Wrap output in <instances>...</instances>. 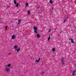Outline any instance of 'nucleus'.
Returning a JSON list of instances; mask_svg holds the SVG:
<instances>
[{"instance_id": "1", "label": "nucleus", "mask_w": 76, "mask_h": 76, "mask_svg": "<svg viewBox=\"0 0 76 76\" xmlns=\"http://www.w3.org/2000/svg\"><path fill=\"white\" fill-rule=\"evenodd\" d=\"M14 48L16 50L17 52V53H19V51L20 50V48L19 47L18 48V46L17 45H15L14 47Z\"/></svg>"}, {"instance_id": "2", "label": "nucleus", "mask_w": 76, "mask_h": 76, "mask_svg": "<svg viewBox=\"0 0 76 76\" xmlns=\"http://www.w3.org/2000/svg\"><path fill=\"white\" fill-rule=\"evenodd\" d=\"M34 33L35 34H37L38 33V31H37V30H38V28H37V27L36 26H34Z\"/></svg>"}, {"instance_id": "3", "label": "nucleus", "mask_w": 76, "mask_h": 76, "mask_svg": "<svg viewBox=\"0 0 76 76\" xmlns=\"http://www.w3.org/2000/svg\"><path fill=\"white\" fill-rule=\"evenodd\" d=\"M41 60V58H39L38 60L37 59L35 61V63H38L39 61H40V60Z\"/></svg>"}, {"instance_id": "4", "label": "nucleus", "mask_w": 76, "mask_h": 76, "mask_svg": "<svg viewBox=\"0 0 76 76\" xmlns=\"http://www.w3.org/2000/svg\"><path fill=\"white\" fill-rule=\"evenodd\" d=\"M5 71L8 72H10V69L9 68L7 67L5 69Z\"/></svg>"}, {"instance_id": "5", "label": "nucleus", "mask_w": 76, "mask_h": 76, "mask_svg": "<svg viewBox=\"0 0 76 76\" xmlns=\"http://www.w3.org/2000/svg\"><path fill=\"white\" fill-rule=\"evenodd\" d=\"M16 38V36L15 35H12L11 37V39H15Z\"/></svg>"}, {"instance_id": "6", "label": "nucleus", "mask_w": 76, "mask_h": 76, "mask_svg": "<svg viewBox=\"0 0 76 76\" xmlns=\"http://www.w3.org/2000/svg\"><path fill=\"white\" fill-rule=\"evenodd\" d=\"M69 40L70 41H71V42L72 43H75V42H74V41H73V39L69 38Z\"/></svg>"}, {"instance_id": "7", "label": "nucleus", "mask_w": 76, "mask_h": 76, "mask_svg": "<svg viewBox=\"0 0 76 76\" xmlns=\"http://www.w3.org/2000/svg\"><path fill=\"white\" fill-rule=\"evenodd\" d=\"M11 66V64H8L7 65H6L5 67H10Z\"/></svg>"}, {"instance_id": "8", "label": "nucleus", "mask_w": 76, "mask_h": 76, "mask_svg": "<svg viewBox=\"0 0 76 76\" xmlns=\"http://www.w3.org/2000/svg\"><path fill=\"white\" fill-rule=\"evenodd\" d=\"M37 37L38 38H40V35L39 34H37L36 35Z\"/></svg>"}, {"instance_id": "9", "label": "nucleus", "mask_w": 76, "mask_h": 76, "mask_svg": "<svg viewBox=\"0 0 76 76\" xmlns=\"http://www.w3.org/2000/svg\"><path fill=\"white\" fill-rule=\"evenodd\" d=\"M27 14L29 15L30 14V10H28L27 12Z\"/></svg>"}, {"instance_id": "10", "label": "nucleus", "mask_w": 76, "mask_h": 76, "mask_svg": "<svg viewBox=\"0 0 76 76\" xmlns=\"http://www.w3.org/2000/svg\"><path fill=\"white\" fill-rule=\"evenodd\" d=\"M20 22H21V19H19L18 20V25H19V24L20 23Z\"/></svg>"}, {"instance_id": "11", "label": "nucleus", "mask_w": 76, "mask_h": 76, "mask_svg": "<svg viewBox=\"0 0 76 76\" xmlns=\"http://www.w3.org/2000/svg\"><path fill=\"white\" fill-rule=\"evenodd\" d=\"M19 6V4L18 3H17L15 5V7H18Z\"/></svg>"}, {"instance_id": "12", "label": "nucleus", "mask_w": 76, "mask_h": 76, "mask_svg": "<svg viewBox=\"0 0 76 76\" xmlns=\"http://www.w3.org/2000/svg\"><path fill=\"white\" fill-rule=\"evenodd\" d=\"M14 3L15 4H16L17 2H16V1L15 0H14Z\"/></svg>"}, {"instance_id": "13", "label": "nucleus", "mask_w": 76, "mask_h": 76, "mask_svg": "<svg viewBox=\"0 0 76 76\" xmlns=\"http://www.w3.org/2000/svg\"><path fill=\"white\" fill-rule=\"evenodd\" d=\"M56 50V49L55 48H52V51H55V50Z\"/></svg>"}, {"instance_id": "14", "label": "nucleus", "mask_w": 76, "mask_h": 76, "mask_svg": "<svg viewBox=\"0 0 76 76\" xmlns=\"http://www.w3.org/2000/svg\"><path fill=\"white\" fill-rule=\"evenodd\" d=\"M50 3H51V4L53 3V1H52V0H50Z\"/></svg>"}, {"instance_id": "15", "label": "nucleus", "mask_w": 76, "mask_h": 76, "mask_svg": "<svg viewBox=\"0 0 76 76\" xmlns=\"http://www.w3.org/2000/svg\"><path fill=\"white\" fill-rule=\"evenodd\" d=\"M75 72H74L73 71L72 72V76H74V75H75Z\"/></svg>"}, {"instance_id": "16", "label": "nucleus", "mask_w": 76, "mask_h": 76, "mask_svg": "<svg viewBox=\"0 0 76 76\" xmlns=\"http://www.w3.org/2000/svg\"><path fill=\"white\" fill-rule=\"evenodd\" d=\"M44 73H45L44 72H41V75H44Z\"/></svg>"}, {"instance_id": "17", "label": "nucleus", "mask_w": 76, "mask_h": 76, "mask_svg": "<svg viewBox=\"0 0 76 76\" xmlns=\"http://www.w3.org/2000/svg\"><path fill=\"white\" fill-rule=\"evenodd\" d=\"M28 3H26V6H28Z\"/></svg>"}, {"instance_id": "18", "label": "nucleus", "mask_w": 76, "mask_h": 76, "mask_svg": "<svg viewBox=\"0 0 76 76\" xmlns=\"http://www.w3.org/2000/svg\"><path fill=\"white\" fill-rule=\"evenodd\" d=\"M65 64V63L63 62H62V65H64V64Z\"/></svg>"}, {"instance_id": "19", "label": "nucleus", "mask_w": 76, "mask_h": 76, "mask_svg": "<svg viewBox=\"0 0 76 76\" xmlns=\"http://www.w3.org/2000/svg\"><path fill=\"white\" fill-rule=\"evenodd\" d=\"M50 37H49L48 38V41H50Z\"/></svg>"}, {"instance_id": "20", "label": "nucleus", "mask_w": 76, "mask_h": 76, "mask_svg": "<svg viewBox=\"0 0 76 76\" xmlns=\"http://www.w3.org/2000/svg\"><path fill=\"white\" fill-rule=\"evenodd\" d=\"M51 31V28H50L49 30V32H50Z\"/></svg>"}, {"instance_id": "21", "label": "nucleus", "mask_w": 76, "mask_h": 76, "mask_svg": "<svg viewBox=\"0 0 76 76\" xmlns=\"http://www.w3.org/2000/svg\"><path fill=\"white\" fill-rule=\"evenodd\" d=\"M66 21L67 20L65 19L64 21V23H65V22H66Z\"/></svg>"}, {"instance_id": "22", "label": "nucleus", "mask_w": 76, "mask_h": 76, "mask_svg": "<svg viewBox=\"0 0 76 76\" xmlns=\"http://www.w3.org/2000/svg\"><path fill=\"white\" fill-rule=\"evenodd\" d=\"M73 72H74L75 73H76V69L74 70Z\"/></svg>"}, {"instance_id": "23", "label": "nucleus", "mask_w": 76, "mask_h": 76, "mask_svg": "<svg viewBox=\"0 0 76 76\" xmlns=\"http://www.w3.org/2000/svg\"><path fill=\"white\" fill-rule=\"evenodd\" d=\"M64 61V60H63V59H62V60H61L62 62H63Z\"/></svg>"}, {"instance_id": "24", "label": "nucleus", "mask_w": 76, "mask_h": 76, "mask_svg": "<svg viewBox=\"0 0 76 76\" xmlns=\"http://www.w3.org/2000/svg\"><path fill=\"white\" fill-rule=\"evenodd\" d=\"M6 28L7 29V26H6L5 27V29H6Z\"/></svg>"}, {"instance_id": "25", "label": "nucleus", "mask_w": 76, "mask_h": 76, "mask_svg": "<svg viewBox=\"0 0 76 76\" xmlns=\"http://www.w3.org/2000/svg\"><path fill=\"white\" fill-rule=\"evenodd\" d=\"M39 75L38 74H36L35 76H39Z\"/></svg>"}]
</instances>
